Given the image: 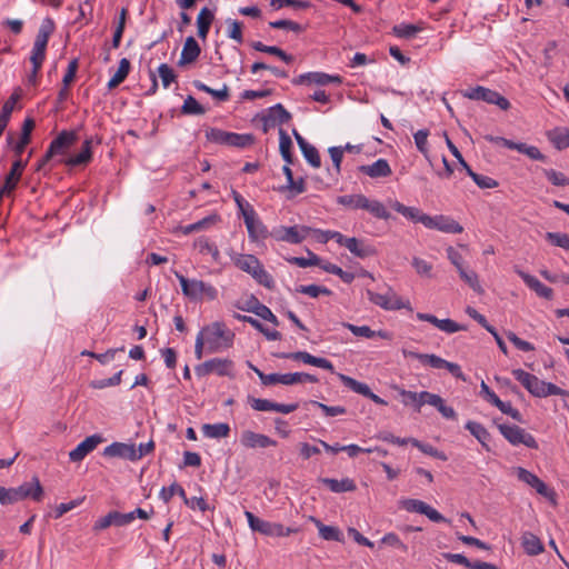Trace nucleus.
<instances>
[{"label": "nucleus", "instance_id": "1", "mask_svg": "<svg viewBox=\"0 0 569 569\" xmlns=\"http://www.w3.org/2000/svg\"><path fill=\"white\" fill-rule=\"evenodd\" d=\"M200 332L204 337L208 353L226 350L233 343L234 333L223 322L208 325Z\"/></svg>", "mask_w": 569, "mask_h": 569}, {"label": "nucleus", "instance_id": "2", "mask_svg": "<svg viewBox=\"0 0 569 569\" xmlns=\"http://www.w3.org/2000/svg\"><path fill=\"white\" fill-rule=\"evenodd\" d=\"M512 375L535 397L562 396L565 391L558 386L540 380L522 369L512 370Z\"/></svg>", "mask_w": 569, "mask_h": 569}, {"label": "nucleus", "instance_id": "3", "mask_svg": "<svg viewBox=\"0 0 569 569\" xmlns=\"http://www.w3.org/2000/svg\"><path fill=\"white\" fill-rule=\"evenodd\" d=\"M232 260L237 268L249 273L259 284L273 289L274 281L272 276L264 269L256 256L237 254Z\"/></svg>", "mask_w": 569, "mask_h": 569}, {"label": "nucleus", "instance_id": "4", "mask_svg": "<svg viewBox=\"0 0 569 569\" xmlns=\"http://www.w3.org/2000/svg\"><path fill=\"white\" fill-rule=\"evenodd\" d=\"M176 277L180 282L183 295L188 298L192 300H201L203 298L214 300L217 298V289L211 284L202 280L187 279L179 272H176Z\"/></svg>", "mask_w": 569, "mask_h": 569}, {"label": "nucleus", "instance_id": "5", "mask_svg": "<svg viewBox=\"0 0 569 569\" xmlns=\"http://www.w3.org/2000/svg\"><path fill=\"white\" fill-rule=\"evenodd\" d=\"M54 24L51 19H46L36 38L30 61L33 66V74L38 73L46 57V48L50 34L53 32Z\"/></svg>", "mask_w": 569, "mask_h": 569}, {"label": "nucleus", "instance_id": "6", "mask_svg": "<svg viewBox=\"0 0 569 569\" xmlns=\"http://www.w3.org/2000/svg\"><path fill=\"white\" fill-rule=\"evenodd\" d=\"M244 516L251 530L258 531L267 537H287L298 532L297 528L284 527L278 522H270L256 517L252 512L246 511Z\"/></svg>", "mask_w": 569, "mask_h": 569}, {"label": "nucleus", "instance_id": "7", "mask_svg": "<svg viewBox=\"0 0 569 569\" xmlns=\"http://www.w3.org/2000/svg\"><path fill=\"white\" fill-rule=\"evenodd\" d=\"M312 228L307 226H279L271 230L270 237L276 241L288 242L291 244L301 243L307 237L311 234Z\"/></svg>", "mask_w": 569, "mask_h": 569}, {"label": "nucleus", "instance_id": "8", "mask_svg": "<svg viewBox=\"0 0 569 569\" xmlns=\"http://www.w3.org/2000/svg\"><path fill=\"white\" fill-rule=\"evenodd\" d=\"M367 296L372 303L381 307L385 310H412L410 302L403 301L391 288H388L385 293L367 290Z\"/></svg>", "mask_w": 569, "mask_h": 569}, {"label": "nucleus", "instance_id": "9", "mask_svg": "<svg viewBox=\"0 0 569 569\" xmlns=\"http://www.w3.org/2000/svg\"><path fill=\"white\" fill-rule=\"evenodd\" d=\"M206 137L211 142L233 147H247L253 142V138L250 134H238L217 128L208 129L206 131Z\"/></svg>", "mask_w": 569, "mask_h": 569}, {"label": "nucleus", "instance_id": "10", "mask_svg": "<svg viewBox=\"0 0 569 569\" xmlns=\"http://www.w3.org/2000/svg\"><path fill=\"white\" fill-rule=\"evenodd\" d=\"M498 429L511 445H523L531 449H538L536 439L519 426L501 423L498 425Z\"/></svg>", "mask_w": 569, "mask_h": 569}, {"label": "nucleus", "instance_id": "11", "mask_svg": "<svg viewBox=\"0 0 569 569\" xmlns=\"http://www.w3.org/2000/svg\"><path fill=\"white\" fill-rule=\"evenodd\" d=\"M196 375L204 377L216 373L220 377H233V362L230 359L213 358L194 368Z\"/></svg>", "mask_w": 569, "mask_h": 569}, {"label": "nucleus", "instance_id": "12", "mask_svg": "<svg viewBox=\"0 0 569 569\" xmlns=\"http://www.w3.org/2000/svg\"><path fill=\"white\" fill-rule=\"evenodd\" d=\"M465 96L472 100H482L496 104L502 110H508L510 107V102L500 93L480 86L468 90Z\"/></svg>", "mask_w": 569, "mask_h": 569}, {"label": "nucleus", "instance_id": "13", "mask_svg": "<svg viewBox=\"0 0 569 569\" xmlns=\"http://www.w3.org/2000/svg\"><path fill=\"white\" fill-rule=\"evenodd\" d=\"M77 141V136L72 131H62L54 138L46 154L43 156V162H48L52 157L57 154H63L71 146Z\"/></svg>", "mask_w": 569, "mask_h": 569}, {"label": "nucleus", "instance_id": "14", "mask_svg": "<svg viewBox=\"0 0 569 569\" xmlns=\"http://www.w3.org/2000/svg\"><path fill=\"white\" fill-rule=\"evenodd\" d=\"M425 227L428 229H436L445 233H461L463 227L453 218L443 214L429 216L425 219Z\"/></svg>", "mask_w": 569, "mask_h": 569}, {"label": "nucleus", "instance_id": "15", "mask_svg": "<svg viewBox=\"0 0 569 569\" xmlns=\"http://www.w3.org/2000/svg\"><path fill=\"white\" fill-rule=\"evenodd\" d=\"M243 220L249 233V238L252 241L264 240L270 236L267 227L258 218L254 210H249V212H246Z\"/></svg>", "mask_w": 569, "mask_h": 569}, {"label": "nucleus", "instance_id": "16", "mask_svg": "<svg viewBox=\"0 0 569 569\" xmlns=\"http://www.w3.org/2000/svg\"><path fill=\"white\" fill-rule=\"evenodd\" d=\"M516 473L520 481L536 489V491L542 497H546L548 499H552L555 497V491L549 489L547 485L532 472L528 471L525 468L518 467L516 469Z\"/></svg>", "mask_w": 569, "mask_h": 569}, {"label": "nucleus", "instance_id": "17", "mask_svg": "<svg viewBox=\"0 0 569 569\" xmlns=\"http://www.w3.org/2000/svg\"><path fill=\"white\" fill-rule=\"evenodd\" d=\"M240 443L247 449L268 448L277 446V441L270 437L257 433L251 430H244L240 437Z\"/></svg>", "mask_w": 569, "mask_h": 569}, {"label": "nucleus", "instance_id": "18", "mask_svg": "<svg viewBox=\"0 0 569 569\" xmlns=\"http://www.w3.org/2000/svg\"><path fill=\"white\" fill-rule=\"evenodd\" d=\"M103 456L108 458H122L130 461H137L136 446L132 443L113 442L106 447Z\"/></svg>", "mask_w": 569, "mask_h": 569}, {"label": "nucleus", "instance_id": "19", "mask_svg": "<svg viewBox=\"0 0 569 569\" xmlns=\"http://www.w3.org/2000/svg\"><path fill=\"white\" fill-rule=\"evenodd\" d=\"M279 357L284 359L302 361L303 363L316 366L333 372V366L329 360H327L326 358L315 357L306 351L281 353Z\"/></svg>", "mask_w": 569, "mask_h": 569}, {"label": "nucleus", "instance_id": "20", "mask_svg": "<svg viewBox=\"0 0 569 569\" xmlns=\"http://www.w3.org/2000/svg\"><path fill=\"white\" fill-rule=\"evenodd\" d=\"M102 442V438L99 435H92L81 441L73 450L69 452V458L73 462H79L84 457L93 451L99 443Z\"/></svg>", "mask_w": 569, "mask_h": 569}, {"label": "nucleus", "instance_id": "21", "mask_svg": "<svg viewBox=\"0 0 569 569\" xmlns=\"http://www.w3.org/2000/svg\"><path fill=\"white\" fill-rule=\"evenodd\" d=\"M292 82L295 84L315 83L318 86H326L331 82L341 83V78L339 76H330L323 72H308L295 78Z\"/></svg>", "mask_w": 569, "mask_h": 569}, {"label": "nucleus", "instance_id": "22", "mask_svg": "<svg viewBox=\"0 0 569 569\" xmlns=\"http://www.w3.org/2000/svg\"><path fill=\"white\" fill-rule=\"evenodd\" d=\"M24 166L26 163L21 159H18L13 162L9 173L6 176L4 183L0 189L1 194H10L17 188Z\"/></svg>", "mask_w": 569, "mask_h": 569}, {"label": "nucleus", "instance_id": "23", "mask_svg": "<svg viewBox=\"0 0 569 569\" xmlns=\"http://www.w3.org/2000/svg\"><path fill=\"white\" fill-rule=\"evenodd\" d=\"M290 119L291 114L283 108L282 104L278 103L269 108L267 114L263 117L264 131H267L268 127L288 123Z\"/></svg>", "mask_w": 569, "mask_h": 569}, {"label": "nucleus", "instance_id": "24", "mask_svg": "<svg viewBox=\"0 0 569 569\" xmlns=\"http://www.w3.org/2000/svg\"><path fill=\"white\" fill-rule=\"evenodd\" d=\"M19 501L31 498L36 501H40L43 495V488L38 478H33L30 482H24L18 488H14Z\"/></svg>", "mask_w": 569, "mask_h": 569}, {"label": "nucleus", "instance_id": "25", "mask_svg": "<svg viewBox=\"0 0 569 569\" xmlns=\"http://www.w3.org/2000/svg\"><path fill=\"white\" fill-rule=\"evenodd\" d=\"M390 207L397 211L398 213L402 214L406 219L412 221V222H420L425 226L427 213L422 212L420 209L416 207H408L403 203L399 202L398 200H390L389 201Z\"/></svg>", "mask_w": 569, "mask_h": 569}, {"label": "nucleus", "instance_id": "26", "mask_svg": "<svg viewBox=\"0 0 569 569\" xmlns=\"http://www.w3.org/2000/svg\"><path fill=\"white\" fill-rule=\"evenodd\" d=\"M359 171L370 178H386L392 173V170L386 159H378L372 164L360 166Z\"/></svg>", "mask_w": 569, "mask_h": 569}, {"label": "nucleus", "instance_id": "27", "mask_svg": "<svg viewBox=\"0 0 569 569\" xmlns=\"http://www.w3.org/2000/svg\"><path fill=\"white\" fill-rule=\"evenodd\" d=\"M201 49L193 37H188L184 41L181 56L179 59V66H186L194 62L200 56Z\"/></svg>", "mask_w": 569, "mask_h": 569}, {"label": "nucleus", "instance_id": "28", "mask_svg": "<svg viewBox=\"0 0 569 569\" xmlns=\"http://www.w3.org/2000/svg\"><path fill=\"white\" fill-rule=\"evenodd\" d=\"M241 309L249 311V312H253L258 317L273 323L274 326L279 325L278 319L272 313V311L267 306L260 303L259 300L254 297H251V299L248 301L247 307L241 308Z\"/></svg>", "mask_w": 569, "mask_h": 569}, {"label": "nucleus", "instance_id": "29", "mask_svg": "<svg viewBox=\"0 0 569 569\" xmlns=\"http://www.w3.org/2000/svg\"><path fill=\"white\" fill-rule=\"evenodd\" d=\"M342 326L349 329L357 337H362L367 339H373L376 337L388 340L391 339V335L385 330L375 331L371 330L370 327L368 326H355L348 322H343Z\"/></svg>", "mask_w": 569, "mask_h": 569}, {"label": "nucleus", "instance_id": "30", "mask_svg": "<svg viewBox=\"0 0 569 569\" xmlns=\"http://www.w3.org/2000/svg\"><path fill=\"white\" fill-rule=\"evenodd\" d=\"M345 247L358 258H367L375 256L377 250L370 244H366L362 240L357 238H349Z\"/></svg>", "mask_w": 569, "mask_h": 569}, {"label": "nucleus", "instance_id": "31", "mask_svg": "<svg viewBox=\"0 0 569 569\" xmlns=\"http://www.w3.org/2000/svg\"><path fill=\"white\" fill-rule=\"evenodd\" d=\"M282 170L287 178L288 184L286 187H283L281 190L289 191L288 198H293L297 194H300L306 191V183H305L303 178H299L298 180H295L292 170L290 169V167L288 164H286Z\"/></svg>", "mask_w": 569, "mask_h": 569}, {"label": "nucleus", "instance_id": "32", "mask_svg": "<svg viewBox=\"0 0 569 569\" xmlns=\"http://www.w3.org/2000/svg\"><path fill=\"white\" fill-rule=\"evenodd\" d=\"M517 272L521 277V279L525 281V283L530 289L535 290L538 296L546 298V299H550L552 297V293H553L552 289L545 286L536 277L530 276L520 270H518Z\"/></svg>", "mask_w": 569, "mask_h": 569}, {"label": "nucleus", "instance_id": "33", "mask_svg": "<svg viewBox=\"0 0 569 569\" xmlns=\"http://www.w3.org/2000/svg\"><path fill=\"white\" fill-rule=\"evenodd\" d=\"M214 20L213 12L204 7L200 10L197 17L198 37L206 40L210 30V27Z\"/></svg>", "mask_w": 569, "mask_h": 569}, {"label": "nucleus", "instance_id": "34", "mask_svg": "<svg viewBox=\"0 0 569 569\" xmlns=\"http://www.w3.org/2000/svg\"><path fill=\"white\" fill-rule=\"evenodd\" d=\"M309 519L318 528L319 536L322 539L328 540V541H339V542L342 541L343 536H342V532L339 530V528L333 527V526L323 525L319 519H317L315 517H310Z\"/></svg>", "mask_w": 569, "mask_h": 569}, {"label": "nucleus", "instance_id": "35", "mask_svg": "<svg viewBox=\"0 0 569 569\" xmlns=\"http://www.w3.org/2000/svg\"><path fill=\"white\" fill-rule=\"evenodd\" d=\"M92 158V151H91V139H87L81 148V151L70 158H68L64 163L67 166L76 167L81 164H87L90 162Z\"/></svg>", "mask_w": 569, "mask_h": 569}, {"label": "nucleus", "instance_id": "36", "mask_svg": "<svg viewBox=\"0 0 569 569\" xmlns=\"http://www.w3.org/2000/svg\"><path fill=\"white\" fill-rule=\"evenodd\" d=\"M201 431L204 437L212 439L227 438L230 433V427L228 423H206L201 427Z\"/></svg>", "mask_w": 569, "mask_h": 569}, {"label": "nucleus", "instance_id": "37", "mask_svg": "<svg viewBox=\"0 0 569 569\" xmlns=\"http://www.w3.org/2000/svg\"><path fill=\"white\" fill-rule=\"evenodd\" d=\"M320 481L326 485L332 492H347L355 491L356 483L353 480L349 478H345L341 480L332 479V478H322Z\"/></svg>", "mask_w": 569, "mask_h": 569}, {"label": "nucleus", "instance_id": "38", "mask_svg": "<svg viewBox=\"0 0 569 569\" xmlns=\"http://www.w3.org/2000/svg\"><path fill=\"white\" fill-rule=\"evenodd\" d=\"M281 385L291 386L297 383H316L318 378L313 375L306 372L280 373Z\"/></svg>", "mask_w": 569, "mask_h": 569}, {"label": "nucleus", "instance_id": "39", "mask_svg": "<svg viewBox=\"0 0 569 569\" xmlns=\"http://www.w3.org/2000/svg\"><path fill=\"white\" fill-rule=\"evenodd\" d=\"M522 547L528 555L536 556L543 551V546L540 539L531 533L526 532L522 536Z\"/></svg>", "mask_w": 569, "mask_h": 569}, {"label": "nucleus", "instance_id": "40", "mask_svg": "<svg viewBox=\"0 0 569 569\" xmlns=\"http://www.w3.org/2000/svg\"><path fill=\"white\" fill-rule=\"evenodd\" d=\"M549 140L559 149L569 147V128H557L548 133Z\"/></svg>", "mask_w": 569, "mask_h": 569}, {"label": "nucleus", "instance_id": "41", "mask_svg": "<svg viewBox=\"0 0 569 569\" xmlns=\"http://www.w3.org/2000/svg\"><path fill=\"white\" fill-rule=\"evenodd\" d=\"M194 248L198 249V251L201 254H210L212 257V260L214 262L220 261V252L218 248L210 242L207 238L200 237L194 241Z\"/></svg>", "mask_w": 569, "mask_h": 569}, {"label": "nucleus", "instance_id": "42", "mask_svg": "<svg viewBox=\"0 0 569 569\" xmlns=\"http://www.w3.org/2000/svg\"><path fill=\"white\" fill-rule=\"evenodd\" d=\"M466 429L470 431V433L483 446L488 449V441L490 440V435L487 429L479 422L468 421L466 423Z\"/></svg>", "mask_w": 569, "mask_h": 569}, {"label": "nucleus", "instance_id": "43", "mask_svg": "<svg viewBox=\"0 0 569 569\" xmlns=\"http://www.w3.org/2000/svg\"><path fill=\"white\" fill-rule=\"evenodd\" d=\"M129 71H130V61L127 58L121 59L119 62L117 72L113 74V77L108 82V88L109 89L117 88L121 82L124 81Z\"/></svg>", "mask_w": 569, "mask_h": 569}, {"label": "nucleus", "instance_id": "44", "mask_svg": "<svg viewBox=\"0 0 569 569\" xmlns=\"http://www.w3.org/2000/svg\"><path fill=\"white\" fill-rule=\"evenodd\" d=\"M363 210L370 212L373 217L378 219L388 220L390 218V213L386 209L385 204L378 200H371L367 198Z\"/></svg>", "mask_w": 569, "mask_h": 569}, {"label": "nucleus", "instance_id": "45", "mask_svg": "<svg viewBox=\"0 0 569 569\" xmlns=\"http://www.w3.org/2000/svg\"><path fill=\"white\" fill-rule=\"evenodd\" d=\"M291 148H292L291 138L288 136V133L283 129H280L279 130V150H280V153H281L283 160L287 162L288 166L292 163Z\"/></svg>", "mask_w": 569, "mask_h": 569}, {"label": "nucleus", "instance_id": "46", "mask_svg": "<svg viewBox=\"0 0 569 569\" xmlns=\"http://www.w3.org/2000/svg\"><path fill=\"white\" fill-rule=\"evenodd\" d=\"M338 377L346 387L363 397H368L371 392L369 386L363 382H359L356 379L342 373H338Z\"/></svg>", "mask_w": 569, "mask_h": 569}, {"label": "nucleus", "instance_id": "47", "mask_svg": "<svg viewBox=\"0 0 569 569\" xmlns=\"http://www.w3.org/2000/svg\"><path fill=\"white\" fill-rule=\"evenodd\" d=\"M410 443L426 455H429L442 461L447 460V456L442 451H439L437 448L432 447L431 445L423 443L415 438H410Z\"/></svg>", "mask_w": 569, "mask_h": 569}, {"label": "nucleus", "instance_id": "48", "mask_svg": "<svg viewBox=\"0 0 569 569\" xmlns=\"http://www.w3.org/2000/svg\"><path fill=\"white\" fill-rule=\"evenodd\" d=\"M194 86L197 89L212 96L219 101H227L229 99V88L227 84H223L220 90L212 89L202 82H194Z\"/></svg>", "mask_w": 569, "mask_h": 569}, {"label": "nucleus", "instance_id": "49", "mask_svg": "<svg viewBox=\"0 0 569 569\" xmlns=\"http://www.w3.org/2000/svg\"><path fill=\"white\" fill-rule=\"evenodd\" d=\"M321 269L325 271L338 276L343 282L350 283L355 279V274L352 272H348L342 270L337 264H333L331 262H325L321 264Z\"/></svg>", "mask_w": 569, "mask_h": 569}, {"label": "nucleus", "instance_id": "50", "mask_svg": "<svg viewBox=\"0 0 569 569\" xmlns=\"http://www.w3.org/2000/svg\"><path fill=\"white\" fill-rule=\"evenodd\" d=\"M419 31H421V28L416 24L401 23L392 28V32L395 36L406 39L415 37Z\"/></svg>", "mask_w": 569, "mask_h": 569}, {"label": "nucleus", "instance_id": "51", "mask_svg": "<svg viewBox=\"0 0 569 569\" xmlns=\"http://www.w3.org/2000/svg\"><path fill=\"white\" fill-rule=\"evenodd\" d=\"M458 272H459L461 279L466 283H468L470 286V288H472L478 293L482 292V288L478 281V276L473 270H469L463 267V268H460V270H458Z\"/></svg>", "mask_w": 569, "mask_h": 569}, {"label": "nucleus", "instance_id": "52", "mask_svg": "<svg viewBox=\"0 0 569 569\" xmlns=\"http://www.w3.org/2000/svg\"><path fill=\"white\" fill-rule=\"evenodd\" d=\"M542 172L553 186H569V178L566 177L562 172L556 171L553 169H542Z\"/></svg>", "mask_w": 569, "mask_h": 569}, {"label": "nucleus", "instance_id": "53", "mask_svg": "<svg viewBox=\"0 0 569 569\" xmlns=\"http://www.w3.org/2000/svg\"><path fill=\"white\" fill-rule=\"evenodd\" d=\"M181 112L183 114H203L204 108L192 96H188L182 104Z\"/></svg>", "mask_w": 569, "mask_h": 569}, {"label": "nucleus", "instance_id": "54", "mask_svg": "<svg viewBox=\"0 0 569 569\" xmlns=\"http://www.w3.org/2000/svg\"><path fill=\"white\" fill-rule=\"evenodd\" d=\"M367 197L363 194L342 196L338 202L343 206H349L353 209H363Z\"/></svg>", "mask_w": 569, "mask_h": 569}, {"label": "nucleus", "instance_id": "55", "mask_svg": "<svg viewBox=\"0 0 569 569\" xmlns=\"http://www.w3.org/2000/svg\"><path fill=\"white\" fill-rule=\"evenodd\" d=\"M468 176L471 177L476 184L481 189H492L498 186V182L495 179L488 176L478 174L472 169L469 170Z\"/></svg>", "mask_w": 569, "mask_h": 569}, {"label": "nucleus", "instance_id": "56", "mask_svg": "<svg viewBox=\"0 0 569 569\" xmlns=\"http://www.w3.org/2000/svg\"><path fill=\"white\" fill-rule=\"evenodd\" d=\"M297 292L308 295L312 298H317L320 295H326V296L331 295V291L328 288L322 287V286H317V284L299 286L297 288Z\"/></svg>", "mask_w": 569, "mask_h": 569}, {"label": "nucleus", "instance_id": "57", "mask_svg": "<svg viewBox=\"0 0 569 569\" xmlns=\"http://www.w3.org/2000/svg\"><path fill=\"white\" fill-rule=\"evenodd\" d=\"M309 254H310L309 259L302 258V257H291L288 259V261L292 264L300 267V268H307L310 266H319L321 268L322 262H321L320 258L310 251H309Z\"/></svg>", "mask_w": 569, "mask_h": 569}, {"label": "nucleus", "instance_id": "58", "mask_svg": "<svg viewBox=\"0 0 569 569\" xmlns=\"http://www.w3.org/2000/svg\"><path fill=\"white\" fill-rule=\"evenodd\" d=\"M401 507L409 512H417L423 515L427 503L418 499H403L400 501Z\"/></svg>", "mask_w": 569, "mask_h": 569}, {"label": "nucleus", "instance_id": "59", "mask_svg": "<svg viewBox=\"0 0 569 569\" xmlns=\"http://www.w3.org/2000/svg\"><path fill=\"white\" fill-rule=\"evenodd\" d=\"M306 160L313 167L319 168L321 166V159L318 150L312 146L308 144L300 149Z\"/></svg>", "mask_w": 569, "mask_h": 569}, {"label": "nucleus", "instance_id": "60", "mask_svg": "<svg viewBox=\"0 0 569 569\" xmlns=\"http://www.w3.org/2000/svg\"><path fill=\"white\" fill-rule=\"evenodd\" d=\"M158 74L162 81V86L164 88H169V86L176 81V74L172 70V68H170L167 63H162L159 66L158 68Z\"/></svg>", "mask_w": 569, "mask_h": 569}, {"label": "nucleus", "instance_id": "61", "mask_svg": "<svg viewBox=\"0 0 569 569\" xmlns=\"http://www.w3.org/2000/svg\"><path fill=\"white\" fill-rule=\"evenodd\" d=\"M248 402L253 410L257 411H273L274 402L268 399H260L248 397Z\"/></svg>", "mask_w": 569, "mask_h": 569}, {"label": "nucleus", "instance_id": "62", "mask_svg": "<svg viewBox=\"0 0 569 569\" xmlns=\"http://www.w3.org/2000/svg\"><path fill=\"white\" fill-rule=\"evenodd\" d=\"M173 495H179L182 499L186 498V491L178 483H172L169 488H162L160 491V498L164 502H169Z\"/></svg>", "mask_w": 569, "mask_h": 569}, {"label": "nucleus", "instance_id": "63", "mask_svg": "<svg viewBox=\"0 0 569 569\" xmlns=\"http://www.w3.org/2000/svg\"><path fill=\"white\" fill-rule=\"evenodd\" d=\"M411 263L418 274L423 277H431V263L418 257H413Z\"/></svg>", "mask_w": 569, "mask_h": 569}, {"label": "nucleus", "instance_id": "64", "mask_svg": "<svg viewBox=\"0 0 569 569\" xmlns=\"http://www.w3.org/2000/svg\"><path fill=\"white\" fill-rule=\"evenodd\" d=\"M547 239L555 246L569 250V234L559 232H548Z\"/></svg>", "mask_w": 569, "mask_h": 569}]
</instances>
